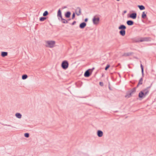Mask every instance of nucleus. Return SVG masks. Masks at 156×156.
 Returning <instances> with one entry per match:
<instances>
[{
    "instance_id": "f257e3e1",
    "label": "nucleus",
    "mask_w": 156,
    "mask_h": 156,
    "mask_svg": "<svg viewBox=\"0 0 156 156\" xmlns=\"http://www.w3.org/2000/svg\"><path fill=\"white\" fill-rule=\"evenodd\" d=\"M119 30H120L119 31V33L120 35L122 36L125 35L126 34L125 29H126V26L124 25H120L118 27Z\"/></svg>"
},
{
    "instance_id": "f03ea898",
    "label": "nucleus",
    "mask_w": 156,
    "mask_h": 156,
    "mask_svg": "<svg viewBox=\"0 0 156 156\" xmlns=\"http://www.w3.org/2000/svg\"><path fill=\"white\" fill-rule=\"evenodd\" d=\"M136 87L133 88L131 90L127 92L125 97L129 98L132 96L136 91Z\"/></svg>"
},
{
    "instance_id": "7ed1b4c3",
    "label": "nucleus",
    "mask_w": 156,
    "mask_h": 156,
    "mask_svg": "<svg viewBox=\"0 0 156 156\" xmlns=\"http://www.w3.org/2000/svg\"><path fill=\"white\" fill-rule=\"evenodd\" d=\"M55 43V41H47L46 42V43L47 45H46V46L48 47L52 48L54 46Z\"/></svg>"
},
{
    "instance_id": "20e7f679",
    "label": "nucleus",
    "mask_w": 156,
    "mask_h": 156,
    "mask_svg": "<svg viewBox=\"0 0 156 156\" xmlns=\"http://www.w3.org/2000/svg\"><path fill=\"white\" fill-rule=\"evenodd\" d=\"M69 66V63L66 60L63 61L61 64L62 68L64 69H67Z\"/></svg>"
},
{
    "instance_id": "39448f33",
    "label": "nucleus",
    "mask_w": 156,
    "mask_h": 156,
    "mask_svg": "<svg viewBox=\"0 0 156 156\" xmlns=\"http://www.w3.org/2000/svg\"><path fill=\"white\" fill-rule=\"evenodd\" d=\"M152 84H151L150 86L147 87L145 89H144L142 91H143L144 93L145 94V95H146V96L149 93V91L150 90V89L152 85Z\"/></svg>"
},
{
    "instance_id": "423d86ee",
    "label": "nucleus",
    "mask_w": 156,
    "mask_h": 156,
    "mask_svg": "<svg viewBox=\"0 0 156 156\" xmlns=\"http://www.w3.org/2000/svg\"><path fill=\"white\" fill-rule=\"evenodd\" d=\"M100 20L99 17L96 18L94 16L93 19V22L94 24L97 25L98 24Z\"/></svg>"
},
{
    "instance_id": "0eeeda50",
    "label": "nucleus",
    "mask_w": 156,
    "mask_h": 156,
    "mask_svg": "<svg viewBox=\"0 0 156 156\" xmlns=\"http://www.w3.org/2000/svg\"><path fill=\"white\" fill-rule=\"evenodd\" d=\"M91 70L90 69H88L85 71L84 74V76L86 77H89L91 74V73L90 72V70Z\"/></svg>"
},
{
    "instance_id": "6e6552de",
    "label": "nucleus",
    "mask_w": 156,
    "mask_h": 156,
    "mask_svg": "<svg viewBox=\"0 0 156 156\" xmlns=\"http://www.w3.org/2000/svg\"><path fill=\"white\" fill-rule=\"evenodd\" d=\"M76 14L77 16L80 15L81 14V9L79 7H77L76 10Z\"/></svg>"
},
{
    "instance_id": "1a4fd4ad",
    "label": "nucleus",
    "mask_w": 156,
    "mask_h": 156,
    "mask_svg": "<svg viewBox=\"0 0 156 156\" xmlns=\"http://www.w3.org/2000/svg\"><path fill=\"white\" fill-rule=\"evenodd\" d=\"M138 96L140 98H143L145 97L146 95L142 91H141L139 93Z\"/></svg>"
},
{
    "instance_id": "9d476101",
    "label": "nucleus",
    "mask_w": 156,
    "mask_h": 156,
    "mask_svg": "<svg viewBox=\"0 0 156 156\" xmlns=\"http://www.w3.org/2000/svg\"><path fill=\"white\" fill-rule=\"evenodd\" d=\"M137 16V14L136 12L133 13L131 14L129 16V17L133 19H135Z\"/></svg>"
},
{
    "instance_id": "9b49d317",
    "label": "nucleus",
    "mask_w": 156,
    "mask_h": 156,
    "mask_svg": "<svg viewBox=\"0 0 156 156\" xmlns=\"http://www.w3.org/2000/svg\"><path fill=\"white\" fill-rule=\"evenodd\" d=\"M57 16L59 20H60L59 18H62V12L60 9H59L58 10L57 12Z\"/></svg>"
},
{
    "instance_id": "f8f14e48",
    "label": "nucleus",
    "mask_w": 156,
    "mask_h": 156,
    "mask_svg": "<svg viewBox=\"0 0 156 156\" xmlns=\"http://www.w3.org/2000/svg\"><path fill=\"white\" fill-rule=\"evenodd\" d=\"M103 132L100 130H98L97 132V134L98 136L99 137H101L103 135Z\"/></svg>"
},
{
    "instance_id": "ddd939ff",
    "label": "nucleus",
    "mask_w": 156,
    "mask_h": 156,
    "mask_svg": "<svg viewBox=\"0 0 156 156\" xmlns=\"http://www.w3.org/2000/svg\"><path fill=\"white\" fill-rule=\"evenodd\" d=\"M86 25L85 22H82L80 24L79 27L81 29H83L86 26Z\"/></svg>"
},
{
    "instance_id": "4468645a",
    "label": "nucleus",
    "mask_w": 156,
    "mask_h": 156,
    "mask_svg": "<svg viewBox=\"0 0 156 156\" xmlns=\"http://www.w3.org/2000/svg\"><path fill=\"white\" fill-rule=\"evenodd\" d=\"M71 13L69 11H67L65 13V16L67 18H69L71 15Z\"/></svg>"
},
{
    "instance_id": "2eb2a0df",
    "label": "nucleus",
    "mask_w": 156,
    "mask_h": 156,
    "mask_svg": "<svg viewBox=\"0 0 156 156\" xmlns=\"http://www.w3.org/2000/svg\"><path fill=\"white\" fill-rule=\"evenodd\" d=\"M126 23L129 26H131L133 24L134 22L132 20H129L127 21Z\"/></svg>"
},
{
    "instance_id": "dca6fc26",
    "label": "nucleus",
    "mask_w": 156,
    "mask_h": 156,
    "mask_svg": "<svg viewBox=\"0 0 156 156\" xmlns=\"http://www.w3.org/2000/svg\"><path fill=\"white\" fill-rule=\"evenodd\" d=\"M143 80V78L142 77L140 79V80L139 81V82L138 83V84L136 86V87H137L139 85H141L142 84Z\"/></svg>"
},
{
    "instance_id": "f3484780",
    "label": "nucleus",
    "mask_w": 156,
    "mask_h": 156,
    "mask_svg": "<svg viewBox=\"0 0 156 156\" xmlns=\"http://www.w3.org/2000/svg\"><path fill=\"white\" fill-rule=\"evenodd\" d=\"M61 22L63 23H68V21L67 20H66L65 19H63L62 17V18H61Z\"/></svg>"
},
{
    "instance_id": "a211bd4d",
    "label": "nucleus",
    "mask_w": 156,
    "mask_h": 156,
    "mask_svg": "<svg viewBox=\"0 0 156 156\" xmlns=\"http://www.w3.org/2000/svg\"><path fill=\"white\" fill-rule=\"evenodd\" d=\"M1 56L2 57H5L8 55V53L6 52L2 51L1 53Z\"/></svg>"
},
{
    "instance_id": "6ab92c4d",
    "label": "nucleus",
    "mask_w": 156,
    "mask_h": 156,
    "mask_svg": "<svg viewBox=\"0 0 156 156\" xmlns=\"http://www.w3.org/2000/svg\"><path fill=\"white\" fill-rule=\"evenodd\" d=\"M15 116L17 118L19 119H20L22 116L21 114L19 113H16L15 114Z\"/></svg>"
},
{
    "instance_id": "aec40b11",
    "label": "nucleus",
    "mask_w": 156,
    "mask_h": 156,
    "mask_svg": "<svg viewBox=\"0 0 156 156\" xmlns=\"http://www.w3.org/2000/svg\"><path fill=\"white\" fill-rule=\"evenodd\" d=\"M133 54L132 52H129L127 53H124L123 56H128L131 55H132Z\"/></svg>"
},
{
    "instance_id": "412c9836",
    "label": "nucleus",
    "mask_w": 156,
    "mask_h": 156,
    "mask_svg": "<svg viewBox=\"0 0 156 156\" xmlns=\"http://www.w3.org/2000/svg\"><path fill=\"white\" fill-rule=\"evenodd\" d=\"M138 7L141 10H144L145 9V7L143 5H138Z\"/></svg>"
},
{
    "instance_id": "4be33fe9",
    "label": "nucleus",
    "mask_w": 156,
    "mask_h": 156,
    "mask_svg": "<svg viewBox=\"0 0 156 156\" xmlns=\"http://www.w3.org/2000/svg\"><path fill=\"white\" fill-rule=\"evenodd\" d=\"M147 17V15L145 13V12H142L141 17L143 19H145V18Z\"/></svg>"
},
{
    "instance_id": "5701e85b",
    "label": "nucleus",
    "mask_w": 156,
    "mask_h": 156,
    "mask_svg": "<svg viewBox=\"0 0 156 156\" xmlns=\"http://www.w3.org/2000/svg\"><path fill=\"white\" fill-rule=\"evenodd\" d=\"M140 67L141 69V72L142 76H143L144 75V67L142 64H140Z\"/></svg>"
},
{
    "instance_id": "b1692460",
    "label": "nucleus",
    "mask_w": 156,
    "mask_h": 156,
    "mask_svg": "<svg viewBox=\"0 0 156 156\" xmlns=\"http://www.w3.org/2000/svg\"><path fill=\"white\" fill-rule=\"evenodd\" d=\"M46 19V17H42L40 18L39 20L40 21H43Z\"/></svg>"
},
{
    "instance_id": "393cba45",
    "label": "nucleus",
    "mask_w": 156,
    "mask_h": 156,
    "mask_svg": "<svg viewBox=\"0 0 156 156\" xmlns=\"http://www.w3.org/2000/svg\"><path fill=\"white\" fill-rule=\"evenodd\" d=\"M28 77V76L26 74H24L22 76V79L23 80H25Z\"/></svg>"
},
{
    "instance_id": "a878e982",
    "label": "nucleus",
    "mask_w": 156,
    "mask_h": 156,
    "mask_svg": "<svg viewBox=\"0 0 156 156\" xmlns=\"http://www.w3.org/2000/svg\"><path fill=\"white\" fill-rule=\"evenodd\" d=\"M48 12L47 11H45L43 13V16H46L48 15Z\"/></svg>"
},
{
    "instance_id": "bb28decb",
    "label": "nucleus",
    "mask_w": 156,
    "mask_h": 156,
    "mask_svg": "<svg viewBox=\"0 0 156 156\" xmlns=\"http://www.w3.org/2000/svg\"><path fill=\"white\" fill-rule=\"evenodd\" d=\"M24 136L26 138H28L29 136V134L28 133H26L24 135Z\"/></svg>"
},
{
    "instance_id": "cd10ccee",
    "label": "nucleus",
    "mask_w": 156,
    "mask_h": 156,
    "mask_svg": "<svg viewBox=\"0 0 156 156\" xmlns=\"http://www.w3.org/2000/svg\"><path fill=\"white\" fill-rule=\"evenodd\" d=\"M149 38L147 37H144V41H148L149 40Z\"/></svg>"
},
{
    "instance_id": "c85d7f7f",
    "label": "nucleus",
    "mask_w": 156,
    "mask_h": 156,
    "mask_svg": "<svg viewBox=\"0 0 156 156\" xmlns=\"http://www.w3.org/2000/svg\"><path fill=\"white\" fill-rule=\"evenodd\" d=\"M110 66L108 64L105 68V70H107L108 69L109 67Z\"/></svg>"
},
{
    "instance_id": "c756f323",
    "label": "nucleus",
    "mask_w": 156,
    "mask_h": 156,
    "mask_svg": "<svg viewBox=\"0 0 156 156\" xmlns=\"http://www.w3.org/2000/svg\"><path fill=\"white\" fill-rule=\"evenodd\" d=\"M75 16V13H73L72 14V19H73L74 18Z\"/></svg>"
},
{
    "instance_id": "7c9ffc66",
    "label": "nucleus",
    "mask_w": 156,
    "mask_h": 156,
    "mask_svg": "<svg viewBox=\"0 0 156 156\" xmlns=\"http://www.w3.org/2000/svg\"><path fill=\"white\" fill-rule=\"evenodd\" d=\"M1 124L3 125V126H11L10 125H7V124H4L3 123H1Z\"/></svg>"
},
{
    "instance_id": "2f4dec72",
    "label": "nucleus",
    "mask_w": 156,
    "mask_h": 156,
    "mask_svg": "<svg viewBox=\"0 0 156 156\" xmlns=\"http://www.w3.org/2000/svg\"><path fill=\"white\" fill-rule=\"evenodd\" d=\"M99 84L101 86H103L104 85L103 83L102 82H100Z\"/></svg>"
},
{
    "instance_id": "473e14b6",
    "label": "nucleus",
    "mask_w": 156,
    "mask_h": 156,
    "mask_svg": "<svg viewBox=\"0 0 156 156\" xmlns=\"http://www.w3.org/2000/svg\"><path fill=\"white\" fill-rule=\"evenodd\" d=\"M139 41L140 42H142L144 41V38H142L141 39H140L139 40Z\"/></svg>"
},
{
    "instance_id": "72a5a7b5",
    "label": "nucleus",
    "mask_w": 156,
    "mask_h": 156,
    "mask_svg": "<svg viewBox=\"0 0 156 156\" xmlns=\"http://www.w3.org/2000/svg\"><path fill=\"white\" fill-rule=\"evenodd\" d=\"M76 23V21H74L72 23V24H71L72 25H74Z\"/></svg>"
},
{
    "instance_id": "f704fd0d",
    "label": "nucleus",
    "mask_w": 156,
    "mask_h": 156,
    "mask_svg": "<svg viewBox=\"0 0 156 156\" xmlns=\"http://www.w3.org/2000/svg\"><path fill=\"white\" fill-rule=\"evenodd\" d=\"M88 20V19L87 18H86L85 19L84 21L85 22H87V21Z\"/></svg>"
},
{
    "instance_id": "c9c22d12",
    "label": "nucleus",
    "mask_w": 156,
    "mask_h": 156,
    "mask_svg": "<svg viewBox=\"0 0 156 156\" xmlns=\"http://www.w3.org/2000/svg\"><path fill=\"white\" fill-rule=\"evenodd\" d=\"M94 68H93L91 69V70H90L91 71V73H92V71H93V70L94 69Z\"/></svg>"
},
{
    "instance_id": "e433bc0d",
    "label": "nucleus",
    "mask_w": 156,
    "mask_h": 156,
    "mask_svg": "<svg viewBox=\"0 0 156 156\" xmlns=\"http://www.w3.org/2000/svg\"><path fill=\"white\" fill-rule=\"evenodd\" d=\"M67 8L66 6H64V7L63 8V9H65V8Z\"/></svg>"
},
{
    "instance_id": "4c0bfd02",
    "label": "nucleus",
    "mask_w": 156,
    "mask_h": 156,
    "mask_svg": "<svg viewBox=\"0 0 156 156\" xmlns=\"http://www.w3.org/2000/svg\"><path fill=\"white\" fill-rule=\"evenodd\" d=\"M109 90H112V89H111L110 86L109 87Z\"/></svg>"
},
{
    "instance_id": "58836bf2",
    "label": "nucleus",
    "mask_w": 156,
    "mask_h": 156,
    "mask_svg": "<svg viewBox=\"0 0 156 156\" xmlns=\"http://www.w3.org/2000/svg\"><path fill=\"white\" fill-rule=\"evenodd\" d=\"M126 11H125H125H124V13H126Z\"/></svg>"
},
{
    "instance_id": "ea45409f",
    "label": "nucleus",
    "mask_w": 156,
    "mask_h": 156,
    "mask_svg": "<svg viewBox=\"0 0 156 156\" xmlns=\"http://www.w3.org/2000/svg\"><path fill=\"white\" fill-rule=\"evenodd\" d=\"M71 20V19H68V20H67V21H69L70 20Z\"/></svg>"
},
{
    "instance_id": "a19ab883",
    "label": "nucleus",
    "mask_w": 156,
    "mask_h": 156,
    "mask_svg": "<svg viewBox=\"0 0 156 156\" xmlns=\"http://www.w3.org/2000/svg\"><path fill=\"white\" fill-rule=\"evenodd\" d=\"M117 0V1H120V0Z\"/></svg>"
}]
</instances>
